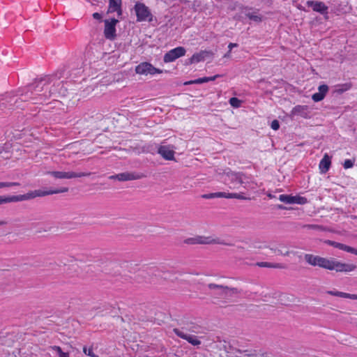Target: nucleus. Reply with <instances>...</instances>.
Segmentation results:
<instances>
[{"label": "nucleus", "instance_id": "f257e3e1", "mask_svg": "<svg viewBox=\"0 0 357 357\" xmlns=\"http://www.w3.org/2000/svg\"><path fill=\"white\" fill-rule=\"evenodd\" d=\"M61 77V73L56 72L53 75H45L43 77L37 78L34 82L22 90L20 96L24 100H37L38 96L40 100L43 98L50 97L56 94L65 96L66 89L63 88L62 82L59 79Z\"/></svg>", "mask_w": 357, "mask_h": 357}, {"label": "nucleus", "instance_id": "f03ea898", "mask_svg": "<svg viewBox=\"0 0 357 357\" xmlns=\"http://www.w3.org/2000/svg\"><path fill=\"white\" fill-rule=\"evenodd\" d=\"M68 191V188L63 187L56 190H36L30 191L26 194L12 195V196H0V205L10 203V202H18L25 200H29L34 199L37 197H45L50 195L58 194L66 192Z\"/></svg>", "mask_w": 357, "mask_h": 357}, {"label": "nucleus", "instance_id": "7ed1b4c3", "mask_svg": "<svg viewBox=\"0 0 357 357\" xmlns=\"http://www.w3.org/2000/svg\"><path fill=\"white\" fill-rule=\"evenodd\" d=\"M304 259L309 265L331 271L334 258H326L312 254H305Z\"/></svg>", "mask_w": 357, "mask_h": 357}, {"label": "nucleus", "instance_id": "20e7f679", "mask_svg": "<svg viewBox=\"0 0 357 357\" xmlns=\"http://www.w3.org/2000/svg\"><path fill=\"white\" fill-rule=\"evenodd\" d=\"M134 10L137 22H151L153 21V15H152L149 8L144 3L137 1L134 6Z\"/></svg>", "mask_w": 357, "mask_h": 357}, {"label": "nucleus", "instance_id": "39448f33", "mask_svg": "<svg viewBox=\"0 0 357 357\" xmlns=\"http://www.w3.org/2000/svg\"><path fill=\"white\" fill-rule=\"evenodd\" d=\"M184 243L190 245L195 244H221L225 245H233V244L229 243H226L223 241H220L218 238H212L210 236H197L195 237L188 238L184 241Z\"/></svg>", "mask_w": 357, "mask_h": 357}, {"label": "nucleus", "instance_id": "423d86ee", "mask_svg": "<svg viewBox=\"0 0 357 357\" xmlns=\"http://www.w3.org/2000/svg\"><path fill=\"white\" fill-rule=\"evenodd\" d=\"M119 22V20L115 18H112L109 20H105V29H104V36L106 39L113 40L116 37V26Z\"/></svg>", "mask_w": 357, "mask_h": 357}, {"label": "nucleus", "instance_id": "0eeeda50", "mask_svg": "<svg viewBox=\"0 0 357 357\" xmlns=\"http://www.w3.org/2000/svg\"><path fill=\"white\" fill-rule=\"evenodd\" d=\"M135 73L139 75H155L156 73H162V70L155 68L149 62H142L135 67Z\"/></svg>", "mask_w": 357, "mask_h": 357}, {"label": "nucleus", "instance_id": "6e6552de", "mask_svg": "<svg viewBox=\"0 0 357 357\" xmlns=\"http://www.w3.org/2000/svg\"><path fill=\"white\" fill-rule=\"evenodd\" d=\"M48 174L52 175L55 178H80L83 176H89L91 173V172H79L76 173L74 172H59V171H52L48 172Z\"/></svg>", "mask_w": 357, "mask_h": 357}, {"label": "nucleus", "instance_id": "1a4fd4ad", "mask_svg": "<svg viewBox=\"0 0 357 357\" xmlns=\"http://www.w3.org/2000/svg\"><path fill=\"white\" fill-rule=\"evenodd\" d=\"M144 177H145V175L142 173L126 172L110 176L109 178L111 180H118L119 181H126L137 180Z\"/></svg>", "mask_w": 357, "mask_h": 357}, {"label": "nucleus", "instance_id": "9d476101", "mask_svg": "<svg viewBox=\"0 0 357 357\" xmlns=\"http://www.w3.org/2000/svg\"><path fill=\"white\" fill-rule=\"evenodd\" d=\"M306 6L312 8L313 11L323 15L325 20L328 19V7L322 1H307Z\"/></svg>", "mask_w": 357, "mask_h": 357}, {"label": "nucleus", "instance_id": "9b49d317", "mask_svg": "<svg viewBox=\"0 0 357 357\" xmlns=\"http://www.w3.org/2000/svg\"><path fill=\"white\" fill-rule=\"evenodd\" d=\"M186 50L183 47H177L167 52L163 57L165 63L173 62L176 59L184 56Z\"/></svg>", "mask_w": 357, "mask_h": 357}, {"label": "nucleus", "instance_id": "f8f14e48", "mask_svg": "<svg viewBox=\"0 0 357 357\" xmlns=\"http://www.w3.org/2000/svg\"><path fill=\"white\" fill-rule=\"evenodd\" d=\"M208 287L210 289H220L221 292H220V295L223 297L231 296L233 294H237L240 292L237 288L229 287L227 286L215 284L213 283L208 284Z\"/></svg>", "mask_w": 357, "mask_h": 357}, {"label": "nucleus", "instance_id": "ddd939ff", "mask_svg": "<svg viewBox=\"0 0 357 357\" xmlns=\"http://www.w3.org/2000/svg\"><path fill=\"white\" fill-rule=\"evenodd\" d=\"M173 146L160 145L158 149V153L167 160H175Z\"/></svg>", "mask_w": 357, "mask_h": 357}, {"label": "nucleus", "instance_id": "4468645a", "mask_svg": "<svg viewBox=\"0 0 357 357\" xmlns=\"http://www.w3.org/2000/svg\"><path fill=\"white\" fill-rule=\"evenodd\" d=\"M324 243L326 245H328L330 246H333L335 248H338L340 250H342L346 251L347 252L352 253V254L357 255V249L352 248L351 246L347 245L345 244L338 243L336 241H333L331 240H326L324 241Z\"/></svg>", "mask_w": 357, "mask_h": 357}, {"label": "nucleus", "instance_id": "2eb2a0df", "mask_svg": "<svg viewBox=\"0 0 357 357\" xmlns=\"http://www.w3.org/2000/svg\"><path fill=\"white\" fill-rule=\"evenodd\" d=\"M213 53L211 51L201 50L199 52L195 53L190 59L188 64H192L195 63H199L204 61L206 57L211 56Z\"/></svg>", "mask_w": 357, "mask_h": 357}, {"label": "nucleus", "instance_id": "dca6fc26", "mask_svg": "<svg viewBox=\"0 0 357 357\" xmlns=\"http://www.w3.org/2000/svg\"><path fill=\"white\" fill-rule=\"evenodd\" d=\"M227 176L234 185H242L243 184L244 180L246 178L245 175L242 172H228L226 173Z\"/></svg>", "mask_w": 357, "mask_h": 357}, {"label": "nucleus", "instance_id": "f3484780", "mask_svg": "<svg viewBox=\"0 0 357 357\" xmlns=\"http://www.w3.org/2000/svg\"><path fill=\"white\" fill-rule=\"evenodd\" d=\"M318 91L317 93H314L312 96V99L316 102L322 100L325 98L328 91V86L326 84L320 85L318 87Z\"/></svg>", "mask_w": 357, "mask_h": 357}, {"label": "nucleus", "instance_id": "a211bd4d", "mask_svg": "<svg viewBox=\"0 0 357 357\" xmlns=\"http://www.w3.org/2000/svg\"><path fill=\"white\" fill-rule=\"evenodd\" d=\"M331 157L328 154H325L323 158L321 160L319 163V169L321 173H326L331 167Z\"/></svg>", "mask_w": 357, "mask_h": 357}, {"label": "nucleus", "instance_id": "6ab92c4d", "mask_svg": "<svg viewBox=\"0 0 357 357\" xmlns=\"http://www.w3.org/2000/svg\"><path fill=\"white\" fill-rule=\"evenodd\" d=\"M326 294L334 296H338L344 298H350L353 300H357V294H351L349 293L342 292L336 290H329L326 291Z\"/></svg>", "mask_w": 357, "mask_h": 357}, {"label": "nucleus", "instance_id": "aec40b11", "mask_svg": "<svg viewBox=\"0 0 357 357\" xmlns=\"http://www.w3.org/2000/svg\"><path fill=\"white\" fill-rule=\"evenodd\" d=\"M307 109V105H296L292 109V114L294 115H300L303 117H306Z\"/></svg>", "mask_w": 357, "mask_h": 357}, {"label": "nucleus", "instance_id": "412c9836", "mask_svg": "<svg viewBox=\"0 0 357 357\" xmlns=\"http://www.w3.org/2000/svg\"><path fill=\"white\" fill-rule=\"evenodd\" d=\"M109 6L107 9V13H111V10L122 6V0H108Z\"/></svg>", "mask_w": 357, "mask_h": 357}, {"label": "nucleus", "instance_id": "4be33fe9", "mask_svg": "<svg viewBox=\"0 0 357 357\" xmlns=\"http://www.w3.org/2000/svg\"><path fill=\"white\" fill-rule=\"evenodd\" d=\"M257 265L259 267L275 268H284V266L281 264H272V263H269V262H258Z\"/></svg>", "mask_w": 357, "mask_h": 357}, {"label": "nucleus", "instance_id": "5701e85b", "mask_svg": "<svg viewBox=\"0 0 357 357\" xmlns=\"http://www.w3.org/2000/svg\"><path fill=\"white\" fill-rule=\"evenodd\" d=\"M356 268H357V266L355 264H347V263L342 262V272H344V273L351 272V271H354V270H356Z\"/></svg>", "mask_w": 357, "mask_h": 357}, {"label": "nucleus", "instance_id": "b1692460", "mask_svg": "<svg viewBox=\"0 0 357 357\" xmlns=\"http://www.w3.org/2000/svg\"><path fill=\"white\" fill-rule=\"evenodd\" d=\"M279 200L282 202L288 204H292L293 196L290 195H280L279 196Z\"/></svg>", "mask_w": 357, "mask_h": 357}, {"label": "nucleus", "instance_id": "393cba45", "mask_svg": "<svg viewBox=\"0 0 357 357\" xmlns=\"http://www.w3.org/2000/svg\"><path fill=\"white\" fill-rule=\"evenodd\" d=\"M307 203V199L305 197H301L298 195L293 196V204H305Z\"/></svg>", "mask_w": 357, "mask_h": 357}, {"label": "nucleus", "instance_id": "a878e982", "mask_svg": "<svg viewBox=\"0 0 357 357\" xmlns=\"http://www.w3.org/2000/svg\"><path fill=\"white\" fill-rule=\"evenodd\" d=\"M331 268V271H335L336 272H342V262L337 261L336 259L334 258Z\"/></svg>", "mask_w": 357, "mask_h": 357}, {"label": "nucleus", "instance_id": "bb28decb", "mask_svg": "<svg viewBox=\"0 0 357 357\" xmlns=\"http://www.w3.org/2000/svg\"><path fill=\"white\" fill-rule=\"evenodd\" d=\"M185 340L193 346H197L201 344V341L199 340L196 336L190 334H188Z\"/></svg>", "mask_w": 357, "mask_h": 357}, {"label": "nucleus", "instance_id": "cd10ccee", "mask_svg": "<svg viewBox=\"0 0 357 357\" xmlns=\"http://www.w3.org/2000/svg\"><path fill=\"white\" fill-rule=\"evenodd\" d=\"M245 16L249 20L256 22H259L261 21V17L259 15H257L256 13H245Z\"/></svg>", "mask_w": 357, "mask_h": 357}, {"label": "nucleus", "instance_id": "c85d7f7f", "mask_svg": "<svg viewBox=\"0 0 357 357\" xmlns=\"http://www.w3.org/2000/svg\"><path fill=\"white\" fill-rule=\"evenodd\" d=\"M52 349L58 354L59 357H69V354L63 352L61 348L59 346H53Z\"/></svg>", "mask_w": 357, "mask_h": 357}, {"label": "nucleus", "instance_id": "c756f323", "mask_svg": "<svg viewBox=\"0 0 357 357\" xmlns=\"http://www.w3.org/2000/svg\"><path fill=\"white\" fill-rule=\"evenodd\" d=\"M229 102L233 107L238 108L241 106V100L236 97H233L229 99Z\"/></svg>", "mask_w": 357, "mask_h": 357}, {"label": "nucleus", "instance_id": "7c9ffc66", "mask_svg": "<svg viewBox=\"0 0 357 357\" xmlns=\"http://www.w3.org/2000/svg\"><path fill=\"white\" fill-rule=\"evenodd\" d=\"M20 183L17 182H1L0 181V188H10L13 186H20Z\"/></svg>", "mask_w": 357, "mask_h": 357}, {"label": "nucleus", "instance_id": "2f4dec72", "mask_svg": "<svg viewBox=\"0 0 357 357\" xmlns=\"http://www.w3.org/2000/svg\"><path fill=\"white\" fill-rule=\"evenodd\" d=\"M83 352L85 355H87L90 357H99L93 353L92 347L89 349L86 347H84Z\"/></svg>", "mask_w": 357, "mask_h": 357}, {"label": "nucleus", "instance_id": "473e14b6", "mask_svg": "<svg viewBox=\"0 0 357 357\" xmlns=\"http://www.w3.org/2000/svg\"><path fill=\"white\" fill-rule=\"evenodd\" d=\"M174 333L179 337L183 339V340H186L188 334L187 333H185L184 332H183L182 331L178 329V328H174Z\"/></svg>", "mask_w": 357, "mask_h": 357}, {"label": "nucleus", "instance_id": "72a5a7b5", "mask_svg": "<svg viewBox=\"0 0 357 357\" xmlns=\"http://www.w3.org/2000/svg\"><path fill=\"white\" fill-rule=\"evenodd\" d=\"M351 84H345L341 86L340 88L337 89L336 90V91L338 93L341 94V93H344V91L349 90L351 88Z\"/></svg>", "mask_w": 357, "mask_h": 357}, {"label": "nucleus", "instance_id": "f704fd0d", "mask_svg": "<svg viewBox=\"0 0 357 357\" xmlns=\"http://www.w3.org/2000/svg\"><path fill=\"white\" fill-rule=\"evenodd\" d=\"M227 193L225 192H213V198H227Z\"/></svg>", "mask_w": 357, "mask_h": 357}, {"label": "nucleus", "instance_id": "c9c22d12", "mask_svg": "<svg viewBox=\"0 0 357 357\" xmlns=\"http://www.w3.org/2000/svg\"><path fill=\"white\" fill-rule=\"evenodd\" d=\"M271 250H273L275 253H277L278 255H284V256H288L291 253V252L289 251V250H286L285 252H284L283 250H280V249L271 248Z\"/></svg>", "mask_w": 357, "mask_h": 357}, {"label": "nucleus", "instance_id": "e433bc0d", "mask_svg": "<svg viewBox=\"0 0 357 357\" xmlns=\"http://www.w3.org/2000/svg\"><path fill=\"white\" fill-rule=\"evenodd\" d=\"M343 166L345 169L351 168L354 166V161L349 159L345 160Z\"/></svg>", "mask_w": 357, "mask_h": 357}, {"label": "nucleus", "instance_id": "4c0bfd02", "mask_svg": "<svg viewBox=\"0 0 357 357\" xmlns=\"http://www.w3.org/2000/svg\"><path fill=\"white\" fill-rule=\"evenodd\" d=\"M114 12H116L118 17L121 18V16L123 15L122 6H119L118 8H116L113 9L112 10H111V13H114Z\"/></svg>", "mask_w": 357, "mask_h": 357}, {"label": "nucleus", "instance_id": "58836bf2", "mask_svg": "<svg viewBox=\"0 0 357 357\" xmlns=\"http://www.w3.org/2000/svg\"><path fill=\"white\" fill-rule=\"evenodd\" d=\"M271 127L274 130H278L280 128V123L278 120L275 119L271 122Z\"/></svg>", "mask_w": 357, "mask_h": 357}, {"label": "nucleus", "instance_id": "ea45409f", "mask_svg": "<svg viewBox=\"0 0 357 357\" xmlns=\"http://www.w3.org/2000/svg\"><path fill=\"white\" fill-rule=\"evenodd\" d=\"M304 227L308 228V229H317V230H321L322 227L318 225H304Z\"/></svg>", "mask_w": 357, "mask_h": 357}, {"label": "nucleus", "instance_id": "a19ab883", "mask_svg": "<svg viewBox=\"0 0 357 357\" xmlns=\"http://www.w3.org/2000/svg\"><path fill=\"white\" fill-rule=\"evenodd\" d=\"M196 84H203L205 82H208V79H206V77L198 78L195 79Z\"/></svg>", "mask_w": 357, "mask_h": 357}, {"label": "nucleus", "instance_id": "79ce46f5", "mask_svg": "<svg viewBox=\"0 0 357 357\" xmlns=\"http://www.w3.org/2000/svg\"><path fill=\"white\" fill-rule=\"evenodd\" d=\"M238 193H227V199H232L236 198L238 199Z\"/></svg>", "mask_w": 357, "mask_h": 357}, {"label": "nucleus", "instance_id": "37998d69", "mask_svg": "<svg viewBox=\"0 0 357 357\" xmlns=\"http://www.w3.org/2000/svg\"><path fill=\"white\" fill-rule=\"evenodd\" d=\"M222 77V75H215L211 76V77H206V79H208V82H209V81H214L218 77Z\"/></svg>", "mask_w": 357, "mask_h": 357}, {"label": "nucleus", "instance_id": "c03bdc74", "mask_svg": "<svg viewBox=\"0 0 357 357\" xmlns=\"http://www.w3.org/2000/svg\"><path fill=\"white\" fill-rule=\"evenodd\" d=\"M202 197L206 199H213V193L204 194L202 195Z\"/></svg>", "mask_w": 357, "mask_h": 357}, {"label": "nucleus", "instance_id": "a18cd8bd", "mask_svg": "<svg viewBox=\"0 0 357 357\" xmlns=\"http://www.w3.org/2000/svg\"><path fill=\"white\" fill-rule=\"evenodd\" d=\"M93 17L96 20H101L102 19V15L100 14L99 13H94L93 14Z\"/></svg>", "mask_w": 357, "mask_h": 357}, {"label": "nucleus", "instance_id": "49530a36", "mask_svg": "<svg viewBox=\"0 0 357 357\" xmlns=\"http://www.w3.org/2000/svg\"><path fill=\"white\" fill-rule=\"evenodd\" d=\"M238 46V44L237 43H230L228 45V48H229V50L231 51L232 48L234 47H237Z\"/></svg>", "mask_w": 357, "mask_h": 357}, {"label": "nucleus", "instance_id": "de8ad7c7", "mask_svg": "<svg viewBox=\"0 0 357 357\" xmlns=\"http://www.w3.org/2000/svg\"><path fill=\"white\" fill-rule=\"evenodd\" d=\"M277 208L281 209V210H284V209H287V207H285L284 206H283L282 204H278L277 206Z\"/></svg>", "mask_w": 357, "mask_h": 357}, {"label": "nucleus", "instance_id": "09e8293b", "mask_svg": "<svg viewBox=\"0 0 357 357\" xmlns=\"http://www.w3.org/2000/svg\"><path fill=\"white\" fill-rule=\"evenodd\" d=\"M196 84L195 82V79L194 80H190V81H188V82H186L185 83V85H188V84Z\"/></svg>", "mask_w": 357, "mask_h": 357}, {"label": "nucleus", "instance_id": "8fccbe9b", "mask_svg": "<svg viewBox=\"0 0 357 357\" xmlns=\"http://www.w3.org/2000/svg\"><path fill=\"white\" fill-rule=\"evenodd\" d=\"M238 199H247L248 198L243 196L242 194H238Z\"/></svg>", "mask_w": 357, "mask_h": 357}, {"label": "nucleus", "instance_id": "3c124183", "mask_svg": "<svg viewBox=\"0 0 357 357\" xmlns=\"http://www.w3.org/2000/svg\"><path fill=\"white\" fill-rule=\"evenodd\" d=\"M109 265L112 267H119V265L116 263H110Z\"/></svg>", "mask_w": 357, "mask_h": 357}, {"label": "nucleus", "instance_id": "603ef678", "mask_svg": "<svg viewBox=\"0 0 357 357\" xmlns=\"http://www.w3.org/2000/svg\"><path fill=\"white\" fill-rule=\"evenodd\" d=\"M231 52L230 50H229L224 56V57H229L230 56V54H231Z\"/></svg>", "mask_w": 357, "mask_h": 357}, {"label": "nucleus", "instance_id": "864d4df0", "mask_svg": "<svg viewBox=\"0 0 357 357\" xmlns=\"http://www.w3.org/2000/svg\"><path fill=\"white\" fill-rule=\"evenodd\" d=\"M6 224H7V222H6V221H3V220L0 221V226L4 225H6Z\"/></svg>", "mask_w": 357, "mask_h": 357}, {"label": "nucleus", "instance_id": "5fc2aeb1", "mask_svg": "<svg viewBox=\"0 0 357 357\" xmlns=\"http://www.w3.org/2000/svg\"><path fill=\"white\" fill-rule=\"evenodd\" d=\"M267 196H268L269 198H271V199H272V198H274V197H275V196H274V195H272V194H271V193H268V194L267 195Z\"/></svg>", "mask_w": 357, "mask_h": 357}, {"label": "nucleus", "instance_id": "6e6d98bb", "mask_svg": "<svg viewBox=\"0 0 357 357\" xmlns=\"http://www.w3.org/2000/svg\"><path fill=\"white\" fill-rule=\"evenodd\" d=\"M236 351L238 352V353H240V354L242 353L241 350H240V349H236Z\"/></svg>", "mask_w": 357, "mask_h": 357}]
</instances>
